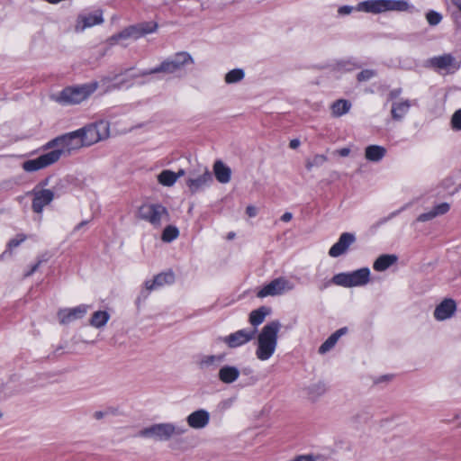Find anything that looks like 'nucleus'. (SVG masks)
Wrapping results in <instances>:
<instances>
[{
	"label": "nucleus",
	"mask_w": 461,
	"mask_h": 461,
	"mask_svg": "<svg viewBox=\"0 0 461 461\" xmlns=\"http://www.w3.org/2000/svg\"><path fill=\"white\" fill-rule=\"evenodd\" d=\"M79 132L75 131L50 140L43 146V149H52V150L36 158L25 160L22 164V168L28 173L44 169L58 162L62 156H68L73 151L84 147Z\"/></svg>",
	"instance_id": "f257e3e1"
},
{
	"label": "nucleus",
	"mask_w": 461,
	"mask_h": 461,
	"mask_svg": "<svg viewBox=\"0 0 461 461\" xmlns=\"http://www.w3.org/2000/svg\"><path fill=\"white\" fill-rule=\"evenodd\" d=\"M406 0H366L358 3L356 7L349 5L340 6L339 14L348 15L353 10L372 14H379L385 12H406L411 8Z\"/></svg>",
	"instance_id": "f03ea898"
},
{
	"label": "nucleus",
	"mask_w": 461,
	"mask_h": 461,
	"mask_svg": "<svg viewBox=\"0 0 461 461\" xmlns=\"http://www.w3.org/2000/svg\"><path fill=\"white\" fill-rule=\"evenodd\" d=\"M281 329L279 321H272L266 324L258 336L256 356L261 361L268 360L277 347L278 333Z\"/></svg>",
	"instance_id": "7ed1b4c3"
},
{
	"label": "nucleus",
	"mask_w": 461,
	"mask_h": 461,
	"mask_svg": "<svg viewBox=\"0 0 461 461\" xmlns=\"http://www.w3.org/2000/svg\"><path fill=\"white\" fill-rule=\"evenodd\" d=\"M99 86L98 82L68 86L64 88L57 97V101L63 104H77L86 100Z\"/></svg>",
	"instance_id": "20e7f679"
},
{
	"label": "nucleus",
	"mask_w": 461,
	"mask_h": 461,
	"mask_svg": "<svg viewBox=\"0 0 461 461\" xmlns=\"http://www.w3.org/2000/svg\"><path fill=\"white\" fill-rule=\"evenodd\" d=\"M187 429L173 423H158L145 428L139 432L140 437L153 438L158 441H166L175 436L185 434Z\"/></svg>",
	"instance_id": "39448f33"
},
{
	"label": "nucleus",
	"mask_w": 461,
	"mask_h": 461,
	"mask_svg": "<svg viewBox=\"0 0 461 461\" xmlns=\"http://www.w3.org/2000/svg\"><path fill=\"white\" fill-rule=\"evenodd\" d=\"M138 218L158 228L163 222L169 221L167 209L160 203H145L138 210Z\"/></svg>",
	"instance_id": "423d86ee"
},
{
	"label": "nucleus",
	"mask_w": 461,
	"mask_h": 461,
	"mask_svg": "<svg viewBox=\"0 0 461 461\" xmlns=\"http://www.w3.org/2000/svg\"><path fill=\"white\" fill-rule=\"evenodd\" d=\"M83 140L84 146H91L109 137V123L100 121L77 130Z\"/></svg>",
	"instance_id": "0eeeda50"
},
{
	"label": "nucleus",
	"mask_w": 461,
	"mask_h": 461,
	"mask_svg": "<svg viewBox=\"0 0 461 461\" xmlns=\"http://www.w3.org/2000/svg\"><path fill=\"white\" fill-rule=\"evenodd\" d=\"M370 280V270L363 267L349 273H339L335 275L331 282L343 287L362 286Z\"/></svg>",
	"instance_id": "6e6552de"
},
{
	"label": "nucleus",
	"mask_w": 461,
	"mask_h": 461,
	"mask_svg": "<svg viewBox=\"0 0 461 461\" xmlns=\"http://www.w3.org/2000/svg\"><path fill=\"white\" fill-rule=\"evenodd\" d=\"M192 63H194V59L189 53L185 51L177 52L154 68L153 72L175 74L182 70L187 64Z\"/></svg>",
	"instance_id": "1a4fd4ad"
},
{
	"label": "nucleus",
	"mask_w": 461,
	"mask_h": 461,
	"mask_svg": "<svg viewBox=\"0 0 461 461\" xmlns=\"http://www.w3.org/2000/svg\"><path fill=\"white\" fill-rule=\"evenodd\" d=\"M294 288V283L289 281L285 277H278L272 280L270 283L266 285L262 289H260L257 296L259 298H264L267 296H276L280 295L285 292L291 291Z\"/></svg>",
	"instance_id": "9d476101"
},
{
	"label": "nucleus",
	"mask_w": 461,
	"mask_h": 461,
	"mask_svg": "<svg viewBox=\"0 0 461 461\" xmlns=\"http://www.w3.org/2000/svg\"><path fill=\"white\" fill-rule=\"evenodd\" d=\"M158 25L156 23H140L138 25H132L125 28L118 34L113 36V40H126V39H134L137 40L148 33L154 32L157 29Z\"/></svg>",
	"instance_id": "9b49d317"
},
{
	"label": "nucleus",
	"mask_w": 461,
	"mask_h": 461,
	"mask_svg": "<svg viewBox=\"0 0 461 461\" xmlns=\"http://www.w3.org/2000/svg\"><path fill=\"white\" fill-rule=\"evenodd\" d=\"M212 181V176L207 167L201 170V174L195 176L193 172L190 173L186 180V185L192 194L202 190L204 186L208 185Z\"/></svg>",
	"instance_id": "f8f14e48"
},
{
	"label": "nucleus",
	"mask_w": 461,
	"mask_h": 461,
	"mask_svg": "<svg viewBox=\"0 0 461 461\" xmlns=\"http://www.w3.org/2000/svg\"><path fill=\"white\" fill-rule=\"evenodd\" d=\"M103 23V12L101 10H97L92 14H79L75 25V31L81 32L87 28H91Z\"/></svg>",
	"instance_id": "ddd939ff"
},
{
	"label": "nucleus",
	"mask_w": 461,
	"mask_h": 461,
	"mask_svg": "<svg viewBox=\"0 0 461 461\" xmlns=\"http://www.w3.org/2000/svg\"><path fill=\"white\" fill-rule=\"evenodd\" d=\"M429 63L432 67L438 70H445L451 73L459 68L458 62L451 54H444L442 56L433 57L429 59Z\"/></svg>",
	"instance_id": "4468645a"
},
{
	"label": "nucleus",
	"mask_w": 461,
	"mask_h": 461,
	"mask_svg": "<svg viewBox=\"0 0 461 461\" xmlns=\"http://www.w3.org/2000/svg\"><path fill=\"white\" fill-rule=\"evenodd\" d=\"M255 330H240L234 333L230 334L229 336L223 339L224 343H226L230 348H237L246 344L250 341L255 336Z\"/></svg>",
	"instance_id": "2eb2a0df"
},
{
	"label": "nucleus",
	"mask_w": 461,
	"mask_h": 461,
	"mask_svg": "<svg viewBox=\"0 0 461 461\" xmlns=\"http://www.w3.org/2000/svg\"><path fill=\"white\" fill-rule=\"evenodd\" d=\"M356 241L353 233L344 232L340 235L339 240L330 249L329 255L332 258H338L344 254L350 245Z\"/></svg>",
	"instance_id": "dca6fc26"
},
{
	"label": "nucleus",
	"mask_w": 461,
	"mask_h": 461,
	"mask_svg": "<svg viewBox=\"0 0 461 461\" xmlns=\"http://www.w3.org/2000/svg\"><path fill=\"white\" fill-rule=\"evenodd\" d=\"M88 308L89 306L81 304L75 308L59 310L58 312L59 322L68 324L75 320L81 319L86 315Z\"/></svg>",
	"instance_id": "f3484780"
},
{
	"label": "nucleus",
	"mask_w": 461,
	"mask_h": 461,
	"mask_svg": "<svg viewBox=\"0 0 461 461\" xmlns=\"http://www.w3.org/2000/svg\"><path fill=\"white\" fill-rule=\"evenodd\" d=\"M33 195L32 207L37 213H41L43 208L54 199V193L50 189L34 190Z\"/></svg>",
	"instance_id": "a211bd4d"
},
{
	"label": "nucleus",
	"mask_w": 461,
	"mask_h": 461,
	"mask_svg": "<svg viewBox=\"0 0 461 461\" xmlns=\"http://www.w3.org/2000/svg\"><path fill=\"white\" fill-rule=\"evenodd\" d=\"M186 422L194 429H204L210 422V413L204 409H199L186 417Z\"/></svg>",
	"instance_id": "6ab92c4d"
},
{
	"label": "nucleus",
	"mask_w": 461,
	"mask_h": 461,
	"mask_svg": "<svg viewBox=\"0 0 461 461\" xmlns=\"http://www.w3.org/2000/svg\"><path fill=\"white\" fill-rule=\"evenodd\" d=\"M456 310V302L453 299H444L435 309L434 317L438 321H444L453 316Z\"/></svg>",
	"instance_id": "aec40b11"
},
{
	"label": "nucleus",
	"mask_w": 461,
	"mask_h": 461,
	"mask_svg": "<svg viewBox=\"0 0 461 461\" xmlns=\"http://www.w3.org/2000/svg\"><path fill=\"white\" fill-rule=\"evenodd\" d=\"M175 276L172 272L161 273L157 275L153 280H148L145 282V288L148 291H152L158 287H161L165 285H170L174 283Z\"/></svg>",
	"instance_id": "412c9836"
},
{
	"label": "nucleus",
	"mask_w": 461,
	"mask_h": 461,
	"mask_svg": "<svg viewBox=\"0 0 461 461\" xmlns=\"http://www.w3.org/2000/svg\"><path fill=\"white\" fill-rule=\"evenodd\" d=\"M240 372L238 367L233 366H223L219 369L218 378L223 384H232L238 380Z\"/></svg>",
	"instance_id": "4be33fe9"
},
{
	"label": "nucleus",
	"mask_w": 461,
	"mask_h": 461,
	"mask_svg": "<svg viewBox=\"0 0 461 461\" xmlns=\"http://www.w3.org/2000/svg\"><path fill=\"white\" fill-rule=\"evenodd\" d=\"M213 172L216 179L221 184H227L230 180L231 170L222 161L217 160L213 165Z\"/></svg>",
	"instance_id": "5701e85b"
},
{
	"label": "nucleus",
	"mask_w": 461,
	"mask_h": 461,
	"mask_svg": "<svg viewBox=\"0 0 461 461\" xmlns=\"http://www.w3.org/2000/svg\"><path fill=\"white\" fill-rule=\"evenodd\" d=\"M224 360V355L203 356L197 365L200 369L216 368Z\"/></svg>",
	"instance_id": "b1692460"
},
{
	"label": "nucleus",
	"mask_w": 461,
	"mask_h": 461,
	"mask_svg": "<svg viewBox=\"0 0 461 461\" xmlns=\"http://www.w3.org/2000/svg\"><path fill=\"white\" fill-rule=\"evenodd\" d=\"M410 107L411 103L409 100H404L402 102H393L391 110L393 119L395 121L402 120L409 112Z\"/></svg>",
	"instance_id": "393cba45"
},
{
	"label": "nucleus",
	"mask_w": 461,
	"mask_h": 461,
	"mask_svg": "<svg viewBox=\"0 0 461 461\" xmlns=\"http://www.w3.org/2000/svg\"><path fill=\"white\" fill-rule=\"evenodd\" d=\"M386 154V149L379 145H370L365 149V158L372 162H378Z\"/></svg>",
	"instance_id": "a878e982"
},
{
	"label": "nucleus",
	"mask_w": 461,
	"mask_h": 461,
	"mask_svg": "<svg viewBox=\"0 0 461 461\" xmlns=\"http://www.w3.org/2000/svg\"><path fill=\"white\" fill-rule=\"evenodd\" d=\"M351 103L346 99H339L330 105L331 115L340 117L349 112Z\"/></svg>",
	"instance_id": "bb28decb"
},
{
	"label": "nucleus",
	"mask_w": 461,
	"mask_h": 461,
	"mask_svg": "<svg viewBox=\"0 0 461 461\" xmlns=\"http://www.w3.org/2000/svg\"><path fill=\"white\" fill-rule=\"evenodd\" d=\"M270 308L267 306H261L258 309L252 311L249 313V323L255 327L258 326L265 321V318L270 314Z\"/></svg>",
	"instance_id": "cd10ccee"
},
{
	"label": "nucleus",
	"mask_w": 461,
	"mask_h": 461,
	"mask_svg": "<svg viewBox=\"0 0 461 461\" xmlns=\"http://www.w3.org/2000/svg\"><path fill=\"white\" fill-rule=\"evenodd\" d=\"M397 261L395 255H381L374 262L373 267L376 271H384Z\"/></svg>",
	"instance_id": "c85d7f7f"
},
{
	"label": "nucleus",
	"mask_w": 461,
	"mask_h": 461,
	"mask_svg": "<svg viewBox=\"0 0 461 461\" xmlns=\"http://www.w3.org/2000/svg\"><path fill=\"white\" fill-rule=\"evenodd\" d=\"M304 391L309 399L315 401L326 393V385L322 382H317L305 387Z\"/></svg>",
	"instance_id": "c756f323"
},
{
	"label": "nucleus",
	"mask_w": 461,
	"mask_h": 461,
	"mask_svg": "<svg viewBox=\"0 0 461 461\" xmlns=\"http://www.w3.org/2000/svg\"><path fill=\"white\" fill-rule=\"evenodd\" d=\"M110 319V314L105 311H96L93 313L89 323L91 326L100 329L106 325Z\"/></svg>",
	"instance_id": "7c9ffc66"
},
{
	"label": "nucleus",
	"mask_w": 461,
	"mask_h": 461,
	"mask_svg": "<svg viewBox=\"0 0 461 461\" xmlns=\"http://www.w3.org/2000/svg\"><path fill=\"white\" fill-rule=\"evenodd\" d=\"M158 181L164 186H172L177 180V176L175 172L165 169L158 175Z\"/></svg>",
	"instance_id": "2f4dec72"
},
{
	"label": "nucleus",
	"mask_w": 461,
	"mask_h": 461,
	"mask_svg": "<svg viewBox=\"0 0 461 461\" xmlns=\"http://www.w3.org/2000/svg\"><path fill=\"white\" fill-rule=\"evenodd\" d=\"M245 77L244 70L241 68H234L230 71H229L225 77L224 81L226 84H236L238 82H240Z\"/></svg>",
	"instance_id": "473e14b6"
},
{
	"label": "nucleus",
	"mask_w": 461,
	"mask_h": 461,
	"mask_svg": "<svg viewBox=\"0 0 461 461\" xmlns=\"http://www.w3.org/2000/svg\"><path fill=\"white\" fill-rule=\"evenodd\" d=\"M179 235V230L176 227L168 225L167 226L163 232L161 239L164 242H171L176 240Z\"/></svg>",
	"instance_id": "72a5a7b5"
},
{
	"label": "nucleus",
	"mask_w": 461,
	"mask_h": 461,
	"mask_svg": "<svg viewBox=\"0 0 461 461\" xmlns=\"http://www.w3.org/2000/svg\"><path fill=\"white\" fill-rule=\"evenodd\" d=\"M327 161L325 155H315L312 158L306 160L305 167L308 170H312L314 167H321Z\"/></svg>",
	"instance_id": "f704fd0d"
},
{
	"label": "nucleus",
	"mask_w": 461,
	"mask_h": 461,
	"mask_svg": "<svg viewBox=\"0 0 461 461\" xmlns=\"http://www.w3.org/2000/svg\"><path fill=\"white\" fill-rule=\"evenodd\" d=\"M426 19L430 25L435 26V25H438L441 22L442 16L440 14H438L435 11H429L426 14Z\"/></svg>",
	"instance_id": "c9c22d12"
},
{
	"label": "nucleus",
	"mask_w": 461,
	"mask_h": 461,
	"mask_svg": "<svg viewBox=\"0 0 461 461\" xmlns=\"http://www.w3.org/2000/svg\"><path fill=\"white\" fill-rule=\"evenodd\" d=\"M451 125L454 130L461 131V109L456 111L452 115Z\"/></svg>",
	"instance_id": "e433bc0d"
},
{
	"label": "nucleus",
	"mask_w": 461,
	"mask_h": 461,
	"mask_svg": "<svg viewBox=\"0 0 461 461\" xmlns=\"http://www.w3.org/2000/svg\"><path fill=\"white\" fill-rule=\"evenodd\" d=\"M375 76V71L372 69H365L357 74L358 81H367Z\"/></svg>",
	"instance_id": "4c0bfd02"
},
{
	"label": "nucleus",
	"mask_w": 461,
	"mask_h": 461,
	"mask_svg": "<svg viewBox=\"0 0 461 461\" xmlns=\"http://www.w3.org/2000/svg\"><path fill=\"white\" fill-rule=\"evenodd\" d=\"M450 209V205L447 203H442L433 208L436 217L447 213Z\"/></svg>",
	"instance_id": "58836bf2"
},
{
	"label": "nucleus",
	"mask_w": 461,
	"mask_h": 461,
	"mask_svg": "<svg viewBox=\"0 0 461 461\" xmlns=\"http://www.w3.org/2000/svg\"><path fill=\"white\" fill-rule=\"evenodd\" d=\"M348 332V328L344 327V328H341V329H339L338 330H336L334 333H332L329 338L328 339L330 341H331L334 345H336L337 341L339 340V339L342 336V335H345L346 333Z\"/></svg>",
	"instance_id": "ea45409f"
},
{
	"label": "nucleus",
	"mask_w": 461,
	"mask_h": 461,
	"mask_svg": "<svg viewBox=\"0 0 461 461\" xmlns=\"http://www.w3.org/2000/svg\"><path fill=\"white\" fill-rule=\"evenodd\" d=\"M25 239H26L25 235L18 234L15 238L12 239L8 242V248L11 249L18 247L23 241L25 240Z\"/></svg>",
	"instance_id": "a19ab883"
},
{
	"label": "nucleus",
	"mask_w": 461,
	"mask_h": 461,
	"mask_svg": "<svg viewBox=\"0 0 461 461\" xmlns=\"http://www.w3.org/2000/svg\"><path fill=\"white\" fill-rule=\"evenodd\" d=\"M436 217L435 212L433 209L428 212L421 213L418 216L417 221H428Z\"/></svg>",
	"instance_id": "79ce46f5"
},
{
	"label": "nucleus",
	"mask_w": 461,
	"mask_h": 461,
	"mask_svg": "<svg viewBox=\"0 0 461 461\" xmlns=\"http://www.w3.org/2000/svg\"><path fill=\"white\" fill-rule=\"evenodd\" d=\"M335 345L330 341L328 339L321 344V346L319 348V353L324 354L330 350Z\"/></svg>",
	"instance_id": "37998d69"
},
{
	"label": "nucleus",
	"mask_w": 461,
	"mask_h": 461,
	"mask_svg": "<svg viewBox=\"0 0 461 461\" xmlns=\"http://www.w3.org/2000/svg\"><path fill=\"white\" fill-rule=\"evenodd\" d=\"M246 212L249 217H255L258 214V209L253 205H249L246 208Z\"/></svg>",
	"instance_id": "c03bdc74"
},
{
	"label": "nucleus",
	"mask_w": 461,
	"mask_h": 461,
	"mask_svg": "<svg viewBox=\"0 0 461 461\" xmlns=\"http://www.w3.org/2000/svg\"><path fill=\"white\" fill-rule=\"evenodd\" d=\"M401 93H402L401 88L393 89L389 93L388 98L390 100H393V99L397 98L401 95Z\"/></svg>",
	"instance_id": "a18cd8bd"
},
{
	"label": "nucleus",
	"mask_w": 461,
	"mask_h": 461,
	"mask_svg": "<svg viewBox=\"0 0 461 461\" xmlns=\"http://www.w3.org/2000/svg\"><path fill=\"white\" fill-rule=\"evenodd\" d=\"M41 263L42 260H38V262L32 267L31 270L28 273L24 274V276H30L31 275H32L39 268Z\"/></svg>",
	"instance_id": "49530a36"
},
{
	"label": "nucleus",
	"mask_w": 461,
	"mask_h": 461,
	"mask_svg": "<svg viewBox=\"0 0 461 461\" xmlns=\"http://www.w3.org/2000/svg\"><path fill=\"white\" fill-rule=\"evenodd\" d=\"M41 263L42 260H38V262L32 267L31 270L28 273L24 274V276H30L31 275H32L39 268Z\"/></svg>",
	"instance_id": "de8ad7c7"
},
{
	"label": "nucleus",
	"mask_w": 461,
	"mask_h": 461,
	"mask_svg": "<svg viewBox=\"0 0 461 461\" xmlns=\"http://www.w3.org/2000/svg\"><path fill=\"white\" fill-rule=\"evenodd\" d=\"M154 68H151V69H149V70H143L141 72H140V74L138 75H135L133 77H145V76H148V75H151V74H157L158 72H153Z\"/></svg>",
	"instance_id": "09e8293b"
},
{
	"label": "nucleus",
	"mask_w": 461,
	"mask_h": 461,
	"mask_svg": "<svg viewBox=\"0 0 461 461\" xmlns=\"http://www.w3.org/2000/svg\"><path fill=\"white\" fill-rule=\"evenodd\" d=\"M339 156L341 157H347L350 153V149L348 148H342L337 151Z\"/></svg>",
	"instance_id": "8fccbe9b"
},
{
	"label": "nucleus",
	"mask_w": 461,
	"mask_h": 461,
	"mask_svg": "<svg viewBox=\"0 0 461 461\" xmlns=\"http://www.w3.org/2000/svg\"><path fill=\"white\" fill-rule=\"evenodd\" d=\"M300 146V140L297 139H294L290 141L289 147L293 149H297Z\"/></svg>",
	"instance_id": "3c124183"
},
{
	"label": "nucleus",
	"mask_w": 461,
	"mask_h": 461,
	"mask_svg": "<svg viewBox=\"0 0 461 461\" xmlns=\"http://www.w3.org/2000/svg\"><path fill=\"white\" fill-rule=\"evenodd\" d=\"M292 218H293V214H292L291 212H285V213L282 215L281 220H282L283 221L287 222V221H290L292 220Z\"/></svg>",
	"instance_id": "603ef678"
},
{
	"label": "nucleus",
	"mask_w": 461,
	"mask_h": 461,
	"mask_svg": "<svg viewBox=\"0 0 461 461\" xmlns=\"http://www.w3.org/2000/svg\"><path fill=\"white\" fill-rule=\"evenodd\" d=\"M294 461H312V458L308 456H301L294 459Z\"/></svg>",
	"instance_id": "864d4df0"
},
{
	"label": "nucleus",
	"mask_w": 461,
	"mask_h": 461,
	"mask_svg": "<svg viewBox=\"0 0 461 461\" xmlns=\"http://www.w3.org/2000/svg\"><path fill=\"white\" fill-rule=\"evenodd\" d=\"M86 224H87V221H81L80 223H78L76 228H75V230H78L79 229H81L83 226H85Z\"/></svg>",
	"instance_id": "5fc2aeb1"
},
{
	"label": "nucleus",
	"mask_w": 461,
	"mask_h": 461,
	"mask_svg": "<svg viewBox=\"0 0 461 461\" xmlns=\"http://www.w3.org/2000/svg\"><path fill=\"white\" fill-rule=\"evenodd\" d=\"M185 174V170L184 169H180L178 170L177 173H176V175L177 176V179L181 176H183Z\"/></svg>",
	"instance_id": "6e6d98bb"
},
{
	"label": "nucleus",
	"mask_w": 461,
	"mask_h": 461,
	"mask_svg": "<svg viewBox=\"0 0 461 461\" xmlns=\"http://www.w3.org/2000/svg\"><path fill=\"white\" fill-rule=\"evenodd\" d=\"M396 213H397L396 212H392V213L388 216V218H386V219H384V221H387V220H389V219H392L393 216H395V215H396Z\"/></svg>",
	"instance_id": "4d7b16f0"
},
{
	"label": "nucleus",
	"mask_w": 461,
	"mask_h": 461,
	"mask_svg": "<svg viewBox=\"0 0 461 461\" xmlns=\"http://www.w3.org/2000/svg\"><path fill=\"white\" fill-rule=\"evenodd\" d=\"M234 236H235V234L233 232H230V233L228 234V239L231 240V239L234 238Z\"/></svg>",
	"instance_id": "13d9d810"
},
{
	"label": "nucleus",
	"mask_w": 461,
	"mask_h": 461,
	"mask_svg": "<svg viewBox=\"0 0 461 461\" xmlns=\"http://www.w3.org/2000/svg\"><path fill=\"white\" fill-rule=\"evenodd\" d=\"M461 187V185L458 186V188H456V191H458V189Z\"/></svg>",
	"instance_id": "bf43d9fd"
},
{
	"label": "nucleus",
	"mask_w": 461,
	"mask_h": 461,
	"mask_svg": "<svg viewBox=\"0 0 461 461\" xmlns=\"http://www.w3.org/2000/svg\"><path fill=\"white\" fill-rule=\"evenodd\" d=\"M2 415H3V414H2V412L0 411V418L2 417Z\"/></svg>",
	"instance_id": "052dcab7"
}]
</instances>
